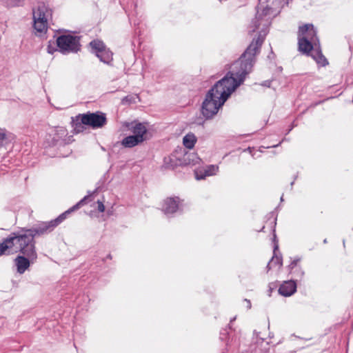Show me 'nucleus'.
Segmentation results:
<instances>
[{
  "instance_id": "ea45409f",
  "label": "nucleus",
  "mask_w": 353,
  "mask_h": 353,
  "mask_svg": "<svg viewBox=\"0 0 353 353\" xmlns=\"http://www.w3.org/2000/svg\"><path fill=\"white\" fill-rule=\"evenodd\" d=\"M291 186H292L294 185V181H292L291 183H290Z\"/></svg>"
},
{
  "instance_id": "7c9ffc66",
  "label": "nucleus",
  "mask_w": 353,
  "mask_h": 353,
  "mask_svg": "<svg viewBox=\"0 0 353 353\" xmlns=\"http://www.w3.org/2000/svg\"><path fill=\"white\" fill-rule=\"evenodd\" d=\"M54 51H55V50L54 48H52L50 45H48V52L50 53V54H52L54 52Z\"/></svg>"
},
{
  "instance_id": "72a5a7b5",
  "label": "nucleus",
  "mask_w": 353,
  "mask_h": 353,
  "mask_svg": "<svg viewBox=\"0 0 353 353\" xmlns=\"http://www.w3.org/2000/svg\"><path fill=\"white\" fill-rule=\"evenodd\" d=\"M241 353H250V352L249 350H245L241 352Z\"/></svg>"
},
{
  "instance_id": "f257e3e1",
  "label": "nucleus",
  "mask_w": 353,
  "mask_h": 353,
  "mask_svg": "<svg viewBox=\"0 0 353 353\" xmlns=\"http://www.w3.org/2000/svg\"><path fill=\"white\" fill-rule=\"evenodd\" d=\"M271 8L265 7L257 10L252 19L249 33L258 31V36L254 38L238 60L231 65L230 70L221 80L218 81L206 93L201 105V114L205 119H212L219 109L227 101L230 95L243 83L246 76L251 72L256 62V56L269 32L271 24Z\"/></svg>"
},
{
  "instance_id": "cd10ccee",
  "label": "nucleus",
  "mask_w": 353,
  "mask_h": 353,
  "mask_svg": "<svg viewBox=\"0 0 353 353\" xmlns=\"http://www.w3.org/2000/svg\"><path fill=\"white\" fill-rule=\"evenodd\" d=\"M299 260H300L299 259H296L293 260L290 263V264L289 265V268L292 270L294 267L296 266L297 263L299 261Z\"/></svg>"
},
{
  "instance_id": "9b49d317",
  "label": "nucleus",
  "mask_w": 353,
  "mask_h": 353,
  "mask_svg": "<svg viewBox=\"0 0 353 353\" xmlns=\"http://www.w3.org/2000/svg\"><path fill=\"white\" fill-rule=\"evenodd\" d=\"M179 203L178 196L167 198L164 201L162 210L166 215L172 214L179 210Z\"/></svg>"
},
{
  "instance_id": "b1692460",
  "label": "nucleus",
  "mask_w": 353,
  "mask_h": 353,
  "mask_svg": "<svg viewBox=\"0 0 353 353\" xmlns=\"http://www.w3.org/2000/svg\"><path fill=\"white\" fill-rule=\"evenodd\" d=\"M273 256H274V263H272V265H279L281 266L283 265V260L281 256H277L276 253L275 252V254H274Z\"/></svg>"
},
{
  "instance_id": "a211bd4d",
  "label": "nucleus",
  "mask_w": 353,
  "mask_h": 353,
  "mask_svg": "<svg viewBox=\"0 0 353 353\" xmlns=\"http://www.w3.org/2000/svg\"><path fill=\"white\" fill-rule=\"evenodd\" d=\"M196 140V137L193 133H188L183 137V143L186 148L192 149Z\"/></svg>"
},
{
  "instance_id": "473e14b6",
  "label": "nucleus",
  "mask_w": 353,
  "mask_h": 353,
  "mask_svg": "<svg viewBox=\"0 0 353 353\" xmlns=\"http://www.w3.org/2000/svg\"><path fill=\"white\" fill-rule=\"evenodd\" d=\"M225 332L226 331L224 330V333L223 332H221V337L220 338H221V340H224L225 338L226 337V332Z\"/></svg>"
},
{
  "instance_id": "f704fd0d",
  "label": "nucleus",
  "mask_w": 353,
  "mask_h": 353,
  "mask_svg": "<svg viewBox=\"0 0 353 353\" xmlns=\"http://www.w3.org/2000/svg\"><path fill=\"white\" fill-rule=\"evenodd\" d=\"M265 229V226H263L262 228L261 229V230H259V232H263Z\"/></svg>"
},
{
  "instance_id": "a19ab883",
  "label": "nucleus",
  "mask_w": 353,
  "mask_h": 353,
  "mask_svg": "<svg viewBox=\"0 0 353 353\" xmlns=\"http://www.w3.org/2000/svg\"><path fill=\"white\" fill-rule=\"evenodd\" d=\"M220 1H221L222 0H219Z\"/></svg>"
},
{
  "instance_id": "bb28decb",
  "label": "nucleus",
  "mask_w": 353,
  "mask_h": 353,
  "mask_svg": "<svg viewBox=\"0 0 353 353\" xmlns=\"http://www.w3.org/2000/svg\"><path fill=\"white\" fill-rule=\"evenodd\" d=\"M97 204H98V206H97V210L100 212H103L104 210H105V206L103 203V202L100 201H97Z\"/></svg>"
},
{
  "instance_id": "dca6fc26",
  "label": "nucleus",
  "mask_w": 353,
  "mask_h": 353,
  "mask_svg": "<svg viewBox=\"0 0 353 353\" xmlns=\"http://www.w3.org/2000/svg\"><path fill=\"white\" fill-rule=\"evenodd\" d=\"M268 216H269L268 221L270 219H272V220L270 221V224L271 225V228H272V230L273 232V239H272L273 243H274L273 253L275 254V252H276V250L279 249L278 240H277L276 235L275 233V228H276V225L277 216L275 215V213L274 212H270L268 214Z\"/></svg>"
},
{
  "instance_id": "6ab92c4d",
  "label": "nucleus",
  "mask_w": 353,
  "mask_h": 353,
  "mask_svg": "<svg viewBox=\"0 0 353 353\" xmlns=\"http://www.w3.org/2000/svg\"><path fill=\"white\" fill-rule=\"evenodd\" d=\"M101 61L105 63H109L112 60V53L108 49L104 48L101 52L96 55Z\"/></svg>"
},
{
  "instance_id": "4468645a",
  "label": "nucleus",
  "mask_w": 353,
  "mask_h": 353,
  "mask_svg": "<svg viewBox=\"0 0 353 353\" xmlns=\"http://www.w3.org/2000/svg\"><path fill=\"white\" fill-rule=\"evenodd\" d=\"M296 291V283L294 281H285L279 288V293L283 296H290Z\"/></svg>"
},
{
  "instance_id": "2f4dec72",
  "label": "nucleus",
  "mask_w": 353,
  "mask_h": 353,
  "mask_svg": "<svg viewBox=\"0 0 353 353\" xmlns=\"http://www.w3.org/2000/svg\"><path fill=\"white\" fill-rule=\"evenodd\" d=\"M270 83L271 82L270 81H265L263 83H262V85L263 86H266V87H270Z\"/></svg>"
},
{
  "instance_id": "412c9836",
  "label": "nucleus",
  "mask_w": 353,
  "mask_h": 353,
  "mask_svg": "<svg viewBox=\"0 0 353 353\" xmlns=\"http://www.w3.org/2000/svg\"><path fill=\"white\" fill-rule=\"evenodd\" d=\"M219 170V167L214 165H210L205 170V174L203 175L196 174V179L197 180L203 179L206 176H210L215 174Z\"/></svg>"
},
{
  "instance_id": "423d86ee",
  "label": "nucleus",
  "mask_w": 353,
  "mask_h": 353,
  "mask_svg": "<svg viewBox=\"0 0 353 353\" xmlns=\"http://www.w3.org/2000/svg\"><path fill=\"white\" fill-rule=\"evenodd\" d=\"M199 158L194 153L185 152L182 159L172 154L164 158V164L166 168L174 169L177 166H185L190 164H196L199 162Z\"/></svg>"
},
{
  "instance_id": "f3484780",
  "label": "nucleus",
  "mask_w": 353,
  "mask_h": 353,
  "mask_svg": "<svg viewBox=\"0 0 353 353\" xmlns=\"http://www.w3.org/2000/svg\"><path fill=\"white\" fill-rule=\"evenodd\" d=\"M310 54L312 57L316 61L318 64H320L322 66H325L328 64L327 59L322 54L319 47L314 50Z\"/></svg>"
},
{
  "instance_id": "20e7f679",
  "label": "nucleus",
  "mask_w": 353,
  "mask_h": 353,
  "mask_svg": "<svg viewBox=\"0 0 353 353\" xmlns=\"http://www.w3.org/2000/svg\"><path fill=\"white\" fill-rule=\"evenodd\" d=\"M125 125L132 134L125 137L120 142L124 148H132L149 139L148 130L143 123L134 121L131 123H126Z\"/></svg>"
},
{
  "instance_id": "39448f33",
  "label": "nucleus",
  "mask_w": 353,
  "mask_h": 353,
  "mask_svg": "<svg viewBox=\"0 0 353 353\" xmlns=\"http://www.w3.org/2000/svg\"><path fill=\"white\" fill-rule=\"evenodd\" d=\"M57 46L63 54L76 53L80 50V37L72 34H62L57 39Z\"/></svg>"
},
{
  "instance_id": "f03ea898",
  "label": "nucleus",
  "mask_w": 353,
  "mask_h": 353,
  "mask_svg": "<svg viewBox=\"0 0 353 353\" xmlns=\"http://www.w3.org/2000/svg\"><path fill=\"white\" fill-rule=\"evenodd\" d=\"M88 200H90V196H85L77 204L72 208L61 214L58 217L50 221L41 222L40 223L33 226L31 228H22L19 231L15 232L17 237L26 243L35 246L34 238L36 236H42L52 232L61 223H62L67 216L72 212L78 210L81 206L85 204Z\"/></svg>"
},
{
  "instance_id": "c85d7f7f",
  "label": "nucleus",
  "mask_w": 353,
  "mask_h": 353,
  "mask_svg": "<svg viewBox=\"0 0 353 353\" xmlns=\"http://www.w3.org/2000/svg\"><path fill=\"white\" fill-rule=\"evenodd\" d=\"M273 263H274V256H272L271 260L268 263L267 267H266L268 270H270L272 268V265Z\"/></svg>"
},
{
  "instance_id": "ddd939ff",
  "label": "nucleus",
  "mask_w": 353,
  "mask_h": 353,
  "mask_svg": "<svg viewBox=\"0 0 353 353\" xmlns=\"http://www.w3.org/2000/svg\"><path fill=\"white\" fill-rule=\"evenodd\" d=\"M316 46L314 43L307 41L305 37H298V50L302 54L310 55L315 50L314 46Z\"/></svg>"
},
{
  "instance_id": "2eb2a0df",
  "label": "nucleus",
  "mask_w": 353,
  "mask_h": 353,
  "mask_svg": "<svg viewBox=\"0 0 353 353\" xmlns=\"http://www.w3.org/2000/svg\"><path fill=\"white\" fill-rule=\"evenodd\" d=\"M51 10H49L44 3H41L38 6L36 10L33 11V20L48 21V16L50 14Z\"/></svg>"
},
{
  "instance_id": "f8f14e48",
  "label": "nucleus",
  "mask_w": 353,
  "mask_h": 353,
  "mask_svg": "<svg viewBox=\"0 0 353 353\" xmlns=\"http://www.w3.org/2000/svg\"><path fill=\"white\" fill-rule=\"evenodd\" d=\"M84 117V114H79L78 115L71 118V125L73 128L72 131L74 134L83 132L84 130L87 129V123L83 122Z\"/></svg>"
},
{
  "instance_id": "7ed1b4c3",
  "label": "nucleus",
  "mask_w": 353,
  "mask_h": 353,
  "mask_svg": "<svg viewBox=\"0 0 353 353\" xmlns=\"http://www.w3.org/2000/svg\"><path fill=\"white\" fill-rule=\"evenodd\" d=\"M14 253L19 252L14 259V263L17 266V272L23 274L30 265L37 259L36 247L26 243L18 238L15 242Z\"/></svg>"
},
{
  "instance_id": "6e6552de",
  "label": "nucleus",
  "mask_w": 353,
  "mask_h": 353,
  "mask_svg": "<svg viewBox=\"0 0 353 353\" xmlns=\"http://www.w3.org/2000/svg\"><path fill=\"white\" fill-rule=\"evenodd\" d=\"M298 37H305L307 41L314 43V45L319 44V40L317 37V31L312 23H306L299 26L298 30Z\"/></svg>"
},
{
  "instance_id": "9d476101",
  "label": "nucleus",
  "mask_w": 353,
  "mask_h": 353,
  "mask_svg": "<svg viewBox=\"0 0 353 353\" xmlns=\"http://www.w3.org/2000/svg\"><path fill=\"white\" fill-rule=\"evenodd\" d=\"M18 239L16 232H12L7 238L0 243V256L10 255L14 254L15 242Z\"/></svg>"
},
{
  "instance_id": "1a4fd4ad",
  "label": "nucleus",
  "mask_w": 353,
  "mask_h": 353,
  "mask_svg": "<svg viewBox=\"0 0 353 353\" xmlns=\"http://www.w3.org/2000/svg\"><path fill=\"white\" fill-rule=\"evenodd\" d=\"M73 141L72 136H68V130L64 127H57L54 130V134L52 139L51 144L52 145H66Z\"/></svg>"
},
{
  "instance_id": "c9c22d12",
  "label": "nucleus",
  "mask_w": 353,
  "mask_h": 353,
  "mask_svg": "<svg viewBox=\"0 0 353 353\" xmlns=\"http://www.w3.org/2000/svg\"><path fill=\"white\" fill-rule=\"evenodd\" d=\"M301 276H302L304 274V272L303 271L300 272Z\"/></svg>"
},
{
  "instance_id": "58836bf2",
  "label": "nucleus",
  "mask_w": 353,
  "mask_h": 353,
  "mask_svg": "<svg viewBox=\"0 0 353 353\" xmlns=\"http://www.w3.org/2000/svg\"><path fill=\"white\" fill-rule=\"evenodd\" d=\"M107 257H108V259H111V258H112L111 254H108Z\"/></svg>"
},
{
  "instance_id": "aec40b11",
  "label": "nucleus",
  "mask_w": 353,
  "mask_h": 353,
  "mask_svg": "<svg viewBox=\"0 0 353 353\" xmlns=\"http://www.w3.org/2000/svg\"><path fill=\"white\" fill-rule=\"evenodd\" d=\"M90 46L92 50V52L94 53L96 55L98 54L99 52H101V51L104 48H105V46L103 43V42L97 39L92 41L90 43Z\"/></svg>"
},
{
  "instance_id": "4c0bfd02",
  "label": "nucleus",
  "mask_w": 353,
  "mask_h": 353,
  "mask_svg": "<svg viewBox=\"0 0 353 353\" xmlns=\"http://www.w3.org/2000/svg\"><path fill=\"white\" fill-rule=\"evenodd\" d=\"M327 239H325L323 240V243H327Z\"/></svg>"
},
{
  "instance_id": "c756f323",
  "label": "nucleus",
  "mask_w": 353,
  "mask_h": 353,
  "mask_svg": "<svg viewBox=\"0 0 353 353\" xmlns=\"http://www.w3.org/2000/svg\"><path fill=\"white\" fill-rule=\"evenodd\" d=\"M244 301L246 303V307L248 309H250L251 307H252V304H251L250 301L249 299H245Z\"/></svg>"
},
{
  "instance_id": "5701e85b",
  "label": "nucleus",
  "mask_w": 353,
  "mask_h": 353,
  "mask_svg": "<svg viewBox=\"0 0 353 353\" xmlns=\"http://www.w3.org/2000/svg\"><path fill=\"white\" fill-rule=\"evenodd\" d=\"M25 0H5V3L8 8H14L23 6Z\"/></svg>"
},
{
  "instance_id": "0eeeda50",
  "label": "nucleus",
  "mask_w": 353,
  "mask_h": 353,
  "mask_svg": "<svg viewBox=\"0 0 353 353\" xmlns=\"http://www.w3.org/2000/svg\"><path fill=\"white\" fill-rule=\"evenodd\" d=\"M84 121L87 123V125L92 127L93 129L103 127L107 123L105 114L97 112L85 113Z\"/></svg>"
},
{
  "instance_id": "393cba45",
  "label": "nucleus",
  "mask_w": 353,
  "mask_h": 353,
  "mask_svg": "<svg viewBox=\"0 0 353 353\" xmlns=\"http://www.w3.org/2000/svg\"><path fill=\"white\" fill-rule=\"evenodd\" d=\"M6 139V130L0 128V147L3 145Z\"/></svg>"
},
{
  "instance_id": "e433bc0d",
  "label": "nucleus",
  "mask_w": 353,
  "mask_h": 353,
  "mask_svg": "<svg viewBox=\"0 0 353 353\" xmlns=\"http://www.w3.org/2000/svg\"><path fill=\"white\" fill-rule=\"evenodd\" d=\"M283 201V195H282L281 197V201Z\"/></svg>"
},
{
  "instance_id": "a878e982",
  "label": "nucleus",
  "mask_w": 353,
  "mask_h": 353,
  "mask_svg": "<svg viewBox=\"0 0 353 353\" xmlns=\"http://www.w3.org/2000/svg\"><path fill=\"white\" fill-rule=\"evenodd\" d=\"M134 101V98L132 96H125L121 100L122 104L131 103Z\"/></svg>"
},
{
  "instance_id": "4be33fe9",
  "label": "nucleus",
  "mask_w": 353,
  "mask_h": 353,
  "mask_svg": "<svg viewBox=\"0 0 353 353\" xmlns=\"http://www.w3.org/2000/svg\"><path fill=\"white\" fill-rule=\"evenodd\" d=\"M34 28L38 32H44L48 28V23L46 21L34 20Z\"/></svg>"
}]
</instances>
